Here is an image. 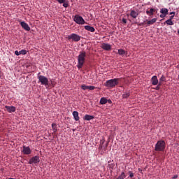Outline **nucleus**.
<instances>
[{
  "label": "nucleus",
  "instance_id": "ea45409f",
  "mask_svg": "<svg viewBox=\"0 0 179 179\" xmlns=\"http://www.w3.org/2000/svg\"><path fill=\"white\" fill-rule=\"evenodd\" d=\"M108 103H112V101L111 100H108Z\"/></svg>",
  "mask_w": 179,
  "mask_h": 179
},
{
  "label": "nucleus",
  "instance_id": "ddd939ff",
  "mask_svg": "<svg viewBox=\"0 0 179 179\" xmlns=\"http://www.w3.org/2000/svg\"><path fill=\"white\" fill-rule=\"evenodd\" d=\"M151 81L153 86H157V85H158L159 83V80L157 78V76H156V75L152 76V78H151Z\"/></svg>",
  "mask_w": 179,
  "mask_h": 179
},
{
  "label": "nucleus",
  "instance_id": "412c9836",
  "mask_svg": "<svg viewBox=\"0 0 179 179\" xmlns=\"http://www.w3.org/2000/svg\"><path fill=\"white\" fill-rule=\"evenodd\" d=\"M160 13H163L164 15H165V17H166V15H167V14H169V9H167V8H162L160 10Z\"/></svg>",
  "mask_w": 179,
  "mask_h": 179
},
{
  "label": "nucleus",
  "instance_id": "7c9ffc66",
  "mask_svg": "<svg viewBox=\"0 0 179 179\" xmlns=\"http://www.w3.org/2000/svg\"><path fill=\"white\" fill-rule=\"evenodd\" d=\"M175 15H176V12H171L170 13V15H171V17H175Z\"/></svg>",
  "mask_w": 179,
  "mask_h": 179
},
{
  "label": "nucleus",
  "instance_id": "2f4dec72",
  "mask_svg": "<svg viewBox=\"0 0 179 179\" xmlns=\"http://www.w3.org/2000/svg\"><path fill=\"white\" fill-rule=\"evenodd\" d=\"M57 1L59 3H64L65 2V0H57Z\"/></svg>",
  "mask_w": 179,
  "mask_h": 179
},
{
  "label": "nucleus",
  "instance_id": "c03bdc74",
  "mask_svg": "<svg viewBox=\"0 0 179 179\" xmlns=\"http://www.w3.org/2000/svg\"><path fill=\"white\" fill-rule=\"evenodd\" d=\"M178 80H179V74H178Z\"/></svg>",
  "mask_w": 179,
  "mask_h": 179
},
{
  "label": "nucleus",
  "instance_id": "473e14b6",
  "mask_svg": "<svg viewBox=\"0 0 179 179\" xmlns=\"http://www.w3.org/2000/svg\"><path fill=\"white\" fill-rule=\"evenodd\" d=\"M15 55L19 56L20 55V52L18 50H15Z\"/></svg>",
  "mask_w": 179,
  "mask_h": 179
},
{
  "label": "nucleus",
  "instance_id": "423d86ee",
  "mask_svg": "<svg viewBox=\"0 0 179 179\" xmlns=\"http://www.w3.org/2000/svg\"><path fill=\"white\" fill-rule=\"evenodd\" d=\"M73 20L78 24H85V20L83 19V16H80V15L74 16Z\"/></svg>",
  "mask_w": 179,
  "mask_h": 179
},
{
  "label": "nucleus",
  "instance_id": "0eeeda50",
  "mask_svg": "<svg viewBox=\"0 0 179 179\" xmlns=\"http://www.w3.org/2000/svg\"><path fill=\"white\" fill-rule=\"evenodd\" d=\"M158 8H150L146 10V14L149 15L150 17H153L154 13H157Z\"/></svg>",
  "mask_w": 179,
  "mask_h": 179
},
{
  "label": "nucleus",
  "instance_id": "4468645a",
  "mask_svg": "<svg viewBox=\"0 0 179 179\" xmlns=\"http://www.w3.org/2000/svg\"><path fill=\"white\" fill-rule=\"evenodd\" d=\"M101 47L104 50H111V45H109V43H102Z\"/></svg>",
  "mask_w": 179,
  "mask_h": 179
},
{
  "label": "nucleus",
  "instance_id": "72a5a7b5",
  "mask_svg": "<svg viewBox=\"0 0 179 179\" xmlns=\"http://www.w3.org/2000/svg\"><path fill=\"white\" fill-rule=\"evenodd\" d=\"M122 22H123V24H127V19L123 18L122 19Z\"/></svg>",
  "mask_w": 179,
  "mask_h": 179
},
{
  "label": "nucleus",
  "instance_id": "a19ab883",
  "mask_svg": "<svg viewBox=\"0 0 179 179\" xmlns=\"http://www.w3.org/2000/svg\"><path fill=\"white\" fill-rule=\"evenodd\" d=\"M8 179H17V178H8Z\"/></svg>",
  "mask_w": 179,
  "mask_h": 179
},
{
  "label": "nucleus",
  "instance_id": "bb28decb",
  "mask_svg": "<svg viewBox=\"0 0 179 179\" xmlns=\"http://www.w3.org/2000/svg\"><path fill=\"white\" fill-rule=\"evenodd\" d=\"M131 95L130 92H124L122 95L123 99H127Z\"/></svg>",
  "mask_w": 179,
  "mask_h": 179
},
{
  "label": "nucleus",
  "instance_id": "c756f323",
  "mask_svg": "<svg viewBox=\"0 0 179 179\" xmlns=\"http://www.w3.org/2000/svg\"><path fill=\"white\" fill-rule=\"evenodd\" d=\"M129 177L132 178L134 176V173L132 171H129Z\"/></svg>",
  "mask_w": 179,
  "mask_h": 179
},
{
  "label": "nucleus",
  "instance_id": "58836bf2",
  "mask_svg": "<svg viewBox=\"0 0 179 179\" xmlns=\"http://www.w3.org/2000/svg\"><path fill=\"white\" fill-rule=\"evenodd\" d=\"M102 148H103V145H102L101 143L100 142L99 149H102Z\"/></svg>",
  "mask_w": 179,
  "mask_h": 179
},
{
  "label": "nucleus",
  "instance_id": "e433bc0d",
  "mask_svg": "<svg viewBox=\"0 0 179 179\" xmlns=\"http://www.w3.org/2000/svg\"><path fill=\"white\" fill-rule=\"evenodd\" d=\"M159 17H165V15H164L163 13H162V14H160Z\"/></svg>",
  "mask_w": 179,
  "mask_h": 179
},
{
  "label": "nucleus",
  "instance_id": "2eb2a0df",
  "mask_svg": "<svg viewBox=\"0 0 179 179\" xmlns=\"http://www.w3.org/2000/svg\"><path fill=\"white\" fill-rule=\"evenodd\" d=\"M5 108L8 113H14L16 111V107L14 106H6Z\"/></svg>",
  "mask_w": 179,
  "mask_h": 179
},
{
  "label": "nucleus",
  "instance_id": "4c0bfd02",
  "mask_svg": "<svg viewBox=\"0 0 179 179\" xmlns=\"http://www.w3.org/2000/svg\"><path fill=\"white\" fill-rule=\"evenodd\" d=\"M178 175H174V176L173 177H172V178H173V179H176V178H178Z\"/></svg>",
  "mask_w": 179,
  "mask_h": 179
},
{
  "label": "nucleus",
  "instance_id": "b1692460",
  "mask_svg": "<svg viewBox=\"0 0 179 179\" xmlns=\"http://www.w3.org/2000/svg\"><path fill=\"white\" fill-rule=\"evenodd\" d=\"M164 81H166V78H165L164 75H162V76H161V78H159V86H161L162 83Z\"/></svg>",
  "mask_w": 179,
  "mask_h": 179
},
{
  "label": "nucleus",
  "instance_id": "f704fd0d",
  "mask_svg": "<svg viewBox=\"0 0 179 179\" xmlns=\"http://www.w3.org/2000/svg\"><path fill=\"white\" fill-rule=\"evenodd\" d=\"M63 6L66 8V7L69 6V5H68V3L64 2V3H63Z\"/></svg>",
  "mask_w": 179,
  "mask_h": 179
},
{
  "label": "nucleus",
  "instance_id": "a878e982",
  "mask_svg": "<svg viewBox=\"0 0 179 179\" xmlns=\"http://www.w3.org/2000/svg\"><path fill=\"white\" fill-rule=\"evenodd\" d=\"M126 53L124 49H118V54L120 55H124Z\"/></svg>",
  "mask_w": 179,
  "mask_h": 179
},
{
  "label": "nucleus",
  "instance_id": "f3484780",
  "mask_svg": "<svg viewBox=\"0 0 179 179\" xmlns=\"http://www.w3.org/2000/svg\"><path fill=\"white\" fill-rule=\"evenodd\" d=\"M173 16H170L169 19L166 20L165 21L164 24H167L169 26H173L174 24L173 22Z\"/></svg>",
  "mask_w": 179,
  "mask_h": 179
},
{
  "label": "nucleus",
  "instance_id": "dca6fc26",
  "mask_svg": "<svg viewBox=\"0 0 179 179\" xmlns=\"http://www.w3.org/2000/svg\"><path fill=\"white\" fill-rule=\"evenodd\" d=\"M157 17H154L152 20H145V21H147V24L148 26H150V24H154L156 22H157Z\"/></svg>",
  "mask_w": 179,
  "mask_h": 179
},
{
  "label": "nucleus",
  "instance_id": "a211bd4d",
  "mask_svg": "<svg viewBox=\"0 0 179 179\" xmlns=\"http://www.w3.org/2000/svg\"><path fill=\"white\" fill-rule=\"evenodd\" d=\"M85 29L89 31H92V33L95 31L94 27H92V26H85Z\"/></svg>",
  "mask_w": 179,
  "mask_h": 179
},
{
  "label": "nucleus",
  "instance_id": "c85d7f7f",
  "mask_svg": "<svg viewBox=\"0 0 179 179\" xmlns=\"http://www.w3.org/2000/svg\"><path fill=\"white\" fill-rule=\"evenodd\" d=\"M136 24H137V22H136ZM138 26H145V21H143V22H141L140 24H137Z\"/></svg>",
  "mask_w": 179,
  "mask_h": 179
},
{
  "label": "nucleus",
  "instance_id": "c9c22d12",
  "mask_svg": "<svg viewBox=\"0 0 179 179\" xmlns=\"http://www.w3.org/2000/svg\"><path fill=\"white\" fill-rule=\"evenodd\" d=\"M104 142H105L104 140L101 141V145H102V147L104 145Z\"/></svg>",
  "mask_w": 179,
  "mask_h": 179
},
{
  "label": "nucleus",
  "instance_id": "393cba45",
  "mask_svg": "<svg viewBox=\"0 0 179 179\" xmlns=\"http://www.w3.org/2000/svg\"><path fill=\"white\" fill-rule=\"evenodd\" d=\"M126 177L125 176V173L124 172H122L120 176H118L116 179H124Z\"/></svg>",
  "mask_w": 179,
  "mask_h": 179
},
{
  "label": "nucleus",
  "instance_id": "5701e85b",
  "mask_svg": "<svg viewBox=\"0 0 179 179\" xmlns=\"http://www.w3.org/2000/svg\"><path fill=\"white\" fill-rule=\"evenodd\" d=\"M108 102L107 99L106 97H101L100 99V104H106Z\"/></svg>",
  "mask_w": 179,
  "mask_h": 179
},
{
  "label": "nucleus",
  "instance_id": "39448f33",
  "mask_svg": "<svg viewBox=\"0 0 179 179\" xmlns=\"http://www.w3.org/2000/svg\"><path fill=\"white\" fill-rule=\"evenodd\" d=\"M38 83H41V85H43L45 86L48 85V83H49L48 78L44 76L43 75H39L38 76Z\"/></svg>",
  "mask_w": 179,
  "mask_h": 179
},
{
  "label": "nucleus",
  "instance_id": "4be33fe9",
  "mask_svg": "<svg viewBox=\"0 0 179 179\" xmlns=\"http://www.w3.org/2000/svg\"><path fill=\"white\" fill-rule=\"evenodd\" d=\"M52 128L54 131V134H56L58 131V128L56 123H52Z\"/></svg>",
  "mask_w": 179,
  "mask_h": 179
},
{
  "label": "nucleus",
  "instance_id": "1a4fd4ad",
  "mask_svg": "<svg viewBox=\"0 0 179 179\" xmlns=\"http://www.w3.org/2000/svg\"><path fill=\"white\" fill-rule=\"evenodd\" d=\"M139 15V11L135 10L134 9L130 10V17H131L133 19H136L137 17Z\"/></svg>",
  "mask_w": 179,
  "mask_h": 179
},
{
  "label": "nucleus",
  "instance_id": "6ab92c4d",
  "mask_svg": "<svg viewBox=\"0 0 179 179\" xmlns=\"http://www.w3.org/2000/svg\"><path fill=\"white\" fill-rule=\"evenodd\" d=\"M73 117H74L76 121H79L80 116H79V114H78V111H73Z\"/></svg>",
  "mask_w": 179,
  "mask_h": 179
},
{
  "label": "nucleus",
  "instance_id": "37998d69",
  "mask_svg": "<svg viewBox=\"0 0 179 179\" xmlns=\"http://www.w3.org/2000/svg\"><path fill=\"white\" fill-rule=\"evenodd\" d=\"M108 145V143L106 144V147H107Z\"/></svg>",
  "mask_w": 179,
  "mask_h": 179
},
{
  "label": "nucleus",
  "instance_id": "7ed1b4c3",
  "mask_svg": "<svg viewBox=\"0 0 179 179\" xmlns=\"http://www.w3.org/2000/svg\"><path fill=\"white\" fill-rule=\"evenodd\" d=\"M120 78H111L105 83V86L108 88H114L119 83Z\"/></svg>",
  "mask_w": 179,
  "mask_h": 179
},
{
  "label": "nucleus",
  "instance_id": "6e6552de",
  "mask_svg": "<svg viewBox=\"0 0 179 179\" xmlns=\"http://www.w3.org/2000/svg\"><path fill=\"white\" fill-rule=\"evenodd\" d=\"M41 159L39 156H34L33 157L30 158L29 163V164H33V163H39Z\"/></svg>",
  "mask_w": 179,
  "mask_h": 179
},
{
  "label": "nucleus",
  "instance_id": "9d476101",
  "mask_svg": "<svg viewBox=\"0 0 179 179\" xmlns=\"http://www.w3.org/2000/svg\"><path fill=\"white\" fill-rule=\"evenodd\" d=\"M22 152L25 155H29L30 154H31V150L29 147H26V145H24L22 147Z\"/></svg>",
  "mask_w": 179,
  "mask_h": 179
},
{
  "label": "nucleus",
  "instance_id": "9b49d317",
  "mask_svg": "<svg viewBox=\"0 0 179 179\" xmlns=\"http://www.w3.org/2000/svg\"><path fill=\"white\" fill-rule=\"evenodd\" d=\"M81 88L83 90H95L96 87H94V85H81Z\"/></svg>",
  "mask_w": 179,
  "mask_h": 179
},
{
  "label": "nucleus",
  "instance_id": "cd10ccee",
  "mask_svg": "<svg viewBox=\"0 0 179 179\" xmlns=\"http://www.w3.org/2000/svg\"><path fill=\"white\" fill-rule=\"evenodd\" d=\"M26 54H27V50L25 49H22V50H20V55H25Z\"/></svg>",
  "mask_w": 179,
  "mask_h": 179
},
{
  "label": "nucleus",
  "instance_id": "f257e3e1",
  "mask_svg": "<svg viewBox=\"0 0 179 179\" xmlns=\"http://www.w3.org/2000/svg\"><path fill=\"white\" fill-rule=\"evenodd\" d=\"M86 57H87L86 52H80V54L78 56V64H77V67L78 68V69H80V68L83 67L86 60Z\"/></svg>",
  "mask_w": 179,
  "mask_h": 179
},
{
  "label": "nucleus",
  "instance_id": "f03ea898",
  "mask_svg": "<svg viewBox=\"0 0 179 179\" xmlns=\"http://www.w3.org/2000/svg\"><path fill=\"white\" fill-rule=\"evenodd\" d=\"M166 148V142L164 140H159L155 145V152H164Z\"/></svg>",
  "mask_w": 179,
  "mask_h": 179
},
{
  "label": "nucleus",
  "instance_id": "f8f14e48",
  "mask_svg": "<svg viewBox=\"0 0 179 179\" xmlns=\"http://www.w3.org/2000/svg\"><path fill=\"white\" fill-rule=\"evenodd\" d=\"M20 24H21V27H22L24 29H25V31H30L31 28H30V27L29 26V24L25 22V21H22V22H20Z\"/></svg>",
  "mask_w": 179,
  "mask_h": 179
},
{
  "label": "nucleus",
  "instance_id": "79ce46f5",
  "mask_svg": "<svg viewBox=\"0 0 179 179\" xmlns=\"http://www.w3.org/2000/svg\"><path fill=\"white\" fill-rule=\"evenodd\" d=\"M178 34H179V29H178Z\"/></svg>",
  "mask_w": 179,
  "mask_h": 179
},
{
  "label": "nucleus",
  "instance_id": "20e7f679",
  "mask_svg": "<svg viewBox=\"0 0 179 179\" xmlns=\"http://www.w3.org/2000/svg\"><path fill=\"white\" fill-rule=\"evenodd\" d=\"M68 40H71L76 43L80 41L81 36L76 33H72V34L68 35L67 36Z\"/></svg>",
  "mask_w": 179,
  "mask_h": 179
},
{
  "label": "nucleus",
  "instance_id": "aec40b11",
  "mask_svg": "<svg viewBox=\"0 0 179 179\" xmlns=\"http://www.w3.org/2000/svg\"><path fill=\"white\" fill-rule=\"evenodd\" d=\"M94 119V116L92 115H85L84 116V120H86L87 121H90V120Z\"/></svg>",
  "mask_w": 179,
  "mask_h": 179
}]
</instances>
